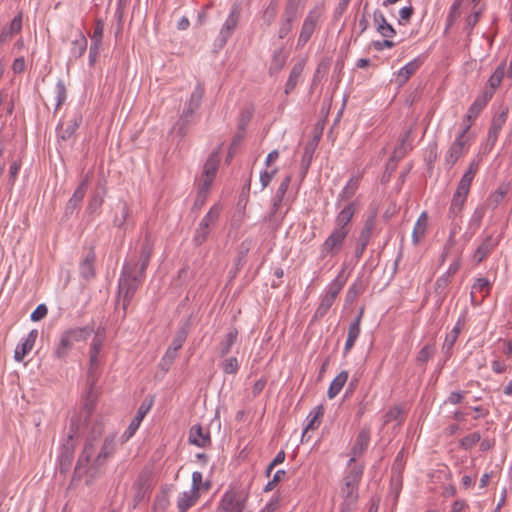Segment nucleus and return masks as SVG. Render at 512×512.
Returning a JSON list of instances; mask_svg holds the SVG:
<instances>
[{"mask_svg": "<svg viewBox=\"0 0 512 512\" xmlns=\"http://www.w3.org/2000/svg\"><path fill=\"white\" fill-rule=\"evenodd\" d=\"M220 215V208L218 206H213L210 208L208 213L203 217L201 222L199 223L195 235L194 242L197 245H201L204 243L210 233L211 226H213L218 220Z\"/></svg>", "mask_w": 512, "mask_h": 512, "instance_id": "7", "label": "nucleus"}, {"mask_svg": "<svg viewBox=\"0 0 512 512\" xmlns=\"http://www.w3.org/2000/svg\"><path fill=\"white\" fill-rule=\"evenodd\" d=\"M221 367L226 374H235L239 369V362L236 357H229L222 362Z\"/></svg>", "mask_w": 512, "mask_h": 512, "instance_id": "42", "label": "nucleus"}, {"mask_svg": "<svg viewBox=\"0 0 512 512\" xmlns=\"http://www.w3.org/2000/svg\"><path fill=\"white\" fill-rule=\"evenodd\" d=\"M283 64L284 59L281 57V55H275L271 69L278 71L282 68Z\"/></svg>", "mask_w": 512, "mask_h": 512, "instance_id": "63", "label": "nucleus"}, {"mask_svg": "<svg viewBox=\"0 0 512 512\" xmlns=\"http://www.w3.org/2000/svg\"><path fill=\"white\" fill-rule=\"evenodd\" d=\"M505 122V117L501 116L499 119L495 120L488 132V140L495 143L497 140L498 134L501 130L503 123Z\"/></svg>", "mask_w": 512, "mask_h": 512, "instance_id": "41", "label": "nucleus"}, {"mask_svg": "<svg viewBox=\"0 0 512 512\" xmlns=\"http://www.w3.org/2000/svg\"><path fill=\"white\" fill-rule=\"evenodd\" d=\"M468 193L462 192L460 190H457L454 192L451 205H450V211L453 214H458L461 212L466 199H467Z\"/></svg>", "mask_w": 512, "mask_h": 512, "instance_id": "34", "label": "nucleus"}, {"mask_svg": "<svg viewBox=\"0 0 512 512\" xmlns=\"http://www.w3.org/2000/svg\"><path fill=\"white\" fill-rule=\"evenodd\" d=\"M279 151L278 150H273L271 151L267 157H266V160H265V165H266V168H273V164L278 160L279 158Z\"/></svg>", "mask_w": 512, "mask_h": 512, "instance_id": "58", "label": "nucleus"}, {"mask_svg": "<svg viewBox=\"0 0 512 512\" xmlns=\"http://www.w3.org/2000/svg\"><path fill=\"white\" fill-rule=\"evenodd\" d=\"M238 21L239 13L236 10H232L220 30V37L223 43H226L228 38L231 36L232 32L238 25Z\"/></svg>", "mask_w": 512, "mask_h": 512, "instance_id": "23", "label": "nucleus"}, {"mask_svg": "<svg viewBox=\"0 0 512 512\" xmlns=\"http://www.w3.org/2000/svg\"><path fill=\"white\" fill-rule=\"evenodd\" d=\"M394 45H395V43L393 41L389 40V38H386V40H384L382 42L375 43V47L379 50L384 49V48L390 49Z\"/></svg>", "mask_w": 512, "mask_h": 512, "instance_id": "64", "label": "nucleus"}, {"mask_svg": "<svg viewBox=\"0 0 512 512\" xmlns=\"http://www.w3.org/2000/svg\"><path fill=\"white\" fill-rule=\"evenodd\" d=\"M503 352L508 358H512V340H503Z\"/></svg>", "mask_w": 512, "mask_h": 512, "instance_id": "62", "label": "nucleus"}, {"mask_svg": "<svg viewBox=\"0 0 512 512\" xmlns=\"http://www.w3.org/2000/svg\"><path fill=\"white\" fill-rule=\"evenodd\" d=\"M238 331L235 328L230 329L220 343L221 356L229 353L231 347L237 340Z\"/></svg>", "mask_w": 512, "mask_h": 512, "instance_id": "33", "label": "nucleus"}, {"mask_svg": "<svg viewBox=\"0 0 512 512\" xmlns=\"http://www.w3.org/2000/svg\"><path fill=\"white\" fill-rule=\"evenodd\" d=\"M189 442L198 447H206L210 444V434L204 431L200 425H194L189 431Z\"/></svg>", "mask_w": 512, "mask_h": 512, "instance_id": "18", "label": "nucleus"}, {"mask_svg": "<svg viewBox=\"0 0 512 512\" xmlns=\"http://www.w3.org/2000/svg\"><path fill=\"white\" fill-rule=\"evenodd\" d=\"M290 181H291V176H286L284 178V180L281 182V184L279 185L277 191H276V195H275V201H274V209H276L278 207V205L281 203L287 189H288V186L290 184Z\"/></svg>", "mask_w": 512, "mask_h": 512, "instance_id": "39", "label": "nucleus"}, {"mask_svg": "<svg viewBox=\"0 0 512 512\" xmlns=\"http://www.w3.org/2000/svg\"><path fill=\"white\" fill-rule=\"evenodd\" d=\"M349 232L334 227L331 234L326 238L321 246L323 256H334L342 249L345 239Z\"/></svg>", "mask_w": 512, "mask_h": 512, "instance_id": "8", "label": "nucleus"}, {"mask_svg": "<svg viewBox=\"0 0 512 512\" xmlns=\"http://www.w3.org/2000/svg\"><path fill=\"white\" fill-rule=\"evenodd\" d=\"M86 193V183L83 181L75 190L72 198L69 201V204L75 208L84 198Z\"/></svg>", "mask_w": 512, "mask_h": 512, "instance_id": "45", "label": "nucleus"}, {"mask_svg": "<svg viewBox=\"0 0 512 512\" xmlns=\"http://www.w3.org/2000/svg\"><path fill=\"white\" fill-rule=\"evenodd\" d=\"M404 411L400 406L391 407L384 416V423L388 424L396 421L400 424L403 421Z\"/></svg>", "mask_w": 512, "mask_h": 512, "instance_id": "36", "label": "nucleus"}, {"mask_svg": "<svg viewBox=\"0 0 512 512\" xmlns=\"http://www.w3.org/2000/svg\"><path fill=\"white\" fill-rule=\"evenodd\" d=\"M480 110H481V106L478 107V101H475L473 103V105L468 110V113H467V116H466L467 117V124H469L471 126L470 122L474 118H476V116H477V114H478V112Z\"/></svg>", "mask_w": 512, "mask_h": 512, "instance_id": "57", "label": "nucleus"}, {"mask_svg": "<svg viewBox=\"0 0 512 512\" xmlns=\"http://www.w3.org/2000/svg\"><path fill=\"white\" fill-rule=\"evenodd\" d=\"M324 415V407L322 405L316 406L308 415L307 417V424L305 426L304 432H303V438L306 436L308 431L310 430H316L320 426L322 422V418Z\"/></svg>", "mask_w": 512, "mask_h": 512, "instance_id": "22", "label": "nucleus"}, {"mask_svg": "<svg viewBox=\"0 0 512 512\" xmlns=\"http://www.w3.org/2000/svg\"><path fill=\"white\" fill-rule=\"evenodd\" d=\"M504 74V64H502L498 66L494 73L490 76L489 85L493 90L500 86Z\"/></svg>", "mask_w": 512, "mask_h": 512, "instance_id": "44", "label": "nucleus"}, {"mask_svg": "<svg viewBox=\"0 0 512 512\" xmlns=\"http://www.w3.org/2000/svg\"><path fill=\"white\" fill-rule=\"evenodd\" d=\"M469 129L470 125L466 124L447 150L445 162L449 167L454 166L456 162L468 152L472 142V136L468 134Z\"/></svg>", "mask_w": 512, "mask_h": 512, "instance_id": "5", "label": "nucleus"}, {"mask_svg": "<svg viewBox=\"0 0 512 512\" xmlns=\"http://www.w3.org/2000/svg\"><path fill=\"white\" fill-rule=\"evenodd\" d=\"M464 399V393L463 392H452L449 397L448 401L452 404H458Z\"/></svg>", "mask_w": 512, "mask_h": 512, "instance_id": "59", "label": "nucleus"}, {"mask_svg": "<svg viewBox=\"0 0 512 512\" xmlns=\"http://www.w3.org/2000/svg\"><path fill=\"white\" fill-rule=\"evenodd\" d=\"M38 336L37 330H31L27 336V338L19 344L14 352V359L17 362H21L24 360L25 356L33 349L35 345V341Z\"/></svg>", "mask_w": 512, "mask_h": 512, "instance_id": "16", "label": "nucleus"}, {"mask_svg": "<svg viewBox=\"0 0 512 512\" xmlns=\"http://www.w3.org/2000/svg\"><path fill=\"white\" fill-rule=\"evenodd\" d=\"M103 30L104 24L101 21H97L93 29V34L91 36L92 44L90 47V54H92L93 52L96 53L97 49L99 48L103 37Z\"/></svg>", "mask_w": 512, "mask_h": 512, "instance_id": "35", "label": "nucleus"}, {"mask_svg": "<svg viewBox=\"0 0 512 512\" xmlns=\"http://www.w3.org/2000/svg\"><path fill=\"white\" fill-rule=\"evenodd\" d=\"M204 96V87L198 84L194 91L191 93L190 98L185 104L183 109L180 121L184 123H188L189 119L193 116V114L199 109L202 98Z\"/></svg>", "mask_w": 512, "mask_h": 512, "instance_id": "10", "label": "nucleus"}, {"mask_svg": "<svg viewBox=\"0 0 512 512\" xmlns=\"http://www.w3.org/2000/svg\"><path fill=\"white\" fill-rule=\"evenodd\" d=\"M219 156L212 154L209 156L204 164L203 172L198 180V196L196 199L197 205H203L209 189L214 181L215 175L218 170Z\"/></svg>", "mask_w": 512, "mask_h": 512, "instance_id": "3", "label": "nucleus"}, {"mask_svg": "<svg viewBox=\"0 0 512 512\" xmlns=\"http://www.w3.org/2000/svg\"><path fill=\"white\" fill-rule=\"evenodd\" d=\"M491 369L496 374H501L507 371L508 365L504 360L495 359L491 362Z\"/></svg>", "mask_w": 512, "mask_h": 512, "instance_id": "51", "label": "nucleus"}, {"mask_svg": "<svg viewBox=\"0 0 512 512\" xmlns=\"http://www.w3.org/2000/svg\"><path fill=\"white\" fill-rule=\"evenodd\" d=\"M374 225V218H370L367 220L364 229L362 230L360 234V241L368 243L372 228Z\"/></svg>", "mask_w": 512, "mask_h": 512, "instance_id": "50", "label": "nucleus"}, {"mask_svg": "<svg viewBox=\"0 0 512 512\" xmlns=\"http://www.w3.org/2000/svg\"><path fill=\"white\" fill-rule=\"evenodd\" d=\"M93 261L94 256L89 253L86 258L81 262L80 270L84 277H90L93 275Z\"/></svg>", "mask_w": 512, "mask_h": 512, "instance_id": "43", "label": "nucleus"}, {"mask_svg": "<svg viewBox=\"0 0 512 512\" xmlns=\"http://www.w3.org/2000/svg\"><path fill=\"white\" fill-rule=\"evenodd\" d=\"M21 168V163L19 161H14L11 165H10V168H9V181L11 184H14L17 176H18V172Z\"/></svg>", "mask_w": 512, "mask_h": 512, "instance_id": "55", "label": "nucleus"}, {"mask_svg": "<svg viewBox=\"0 0 512 512\" xmlns=\"http://www.w3.org/2000/svg\"><path fill=\"white\" fill-rule=\"evenodd\" d=\"M421 62L417 59H414L407 63L404 67H402L396 76V83L398 85H403L407 82V80L418 70Z\"/></svg>", "mask_w": 512, "mask_h": 512, "instance_id": "24", "label": "nucleus"}, {"mask_svg": "<svg viewBox=\"0 0 512 512\" xmlns=\"http://www.w3.org/2000/svg\"><path fill=\"white\" fill-rule=\"evenodd\" d=\"M56 139H57L56 149L58 151V154H59L60 158L62 159V154H61L62 144H61V141L64 140V131L62 130V122H61V120L59 121V123L56 126Z\"/></svg>", "mask_w": 512, "mask_h": 512, "instance_id": "53", "label": "nucleus"}, {"mask_svg": "<svg viewBox=\"0 0 512 512\" xmlns=\"http://www.w3.org/2000/svg\"><path fill=\"white\" fill-rule=\"evenodd\" d=\"M115 446V436L113 435H108L104 439H94L85 445L80 461L85 460L97 470L112 457Z\"/></svg>", "mask_w": 512, "mask_h": 512, "instance_id": "2", "label": "nucleus"}, {"mask_svg": "<svg viewBox=\"0 0 512 512\" xmlns=\"http://www.w3.org/2000/svg\"><path fill=\"white\" fill-rule=\"evenodd\" d=\"M343 286L344 281L341 280L340 277H337L328 285L326 292L321 297L320 304L316 310V315L322 317L328 312Z\"/></svg>", "mask_w": 512, "mask_h": 512, "instance_id": "9", "label": "nucleus"}, {"mask_svg": "<svg viewBox=\"0 0 512 512\" xmlns=\"http://www.w3.org/2000/svg\"><path fill=\"white\" fill-rule=\"evenodd\" d=\"M349 377L348 371H341L330 383V386L327 391V396L329 399L335 398L344 385L346 384Z\"/></svg>", "mask_w": 512, "mask_h": 512, "instance_id": "26", "label": "nucleus"}, {"mask_svg": "<svg viewBox=\"0 0 512 512\" xmlns=\"http://www.w3.org/2000/svg\"><path fill=\"white\" fill-rule=\"evenodd\" d=\"M185 341V335L184 334H181V335H178L176 336L171 345L169 346L167 352H166V355L167 356H170L171 358H173L176 354V352L181 349V347L183 346V343Z\"/></svg>", "mask_w": 512, "mask_h": 512, "instance_id": "46", "label": "nucleus"}, {"mask_svg": "<svg viewBox=\"0 0 512 512\" xmlns=\"http://www.w3.org/2000/svg\"><path fill=\"white\" fill-rule=\"evenodd\" d=\"M414 13V9L411 6L403 7L399 11V23L406 24L410 21L411 16Z\"/></svg>", "mask_w": 512, "mask_h": 512, "instance_id": "49", "label": "nucleus"}, {"mask_svg": "<svg viewBox=\"0 0 512 512\" xmlns=\"http://www.w3.org/2000/svg\"><path fill=\"white\" fill-rule=\"evenodd\" d=\"M320 17H321V9L318 7H315L308 13L307 17L304 20V23H303V26H302V29H301V32L299 35V39H298L299 44H305L308 42V40L311 38L312 34L315 31L317 22Z\"/></svg>", "mask_w": 512, "mask_h": 512, "instance_id": "11", "label": "nucleus"}, {"mask_svg": "<svg viewBox=\"0 0 512 512\" xmlns=\"http://www.w3.org/2000/svg\"><path fill=\"white\" fill-rule=\"evenodd\" d=\"M361 176H352L339 194V199L348 200L353 197L360 185Z\"/></svg>", "mask_w": 512, "mask_h": 512, "instance_id": "29", "label": "nucleus"}, {"mask_svg": "<svg viewBox=\"0 0 512 512\" xmlns=\"http://www.w3.org/2000/svg\"><path fill=\"white\" fill-rule=\"evenodd\" d=\"M130 214V208L126 203H123L119 207V213L115 217L114 224L118 227H123L130 218Z\"/></svg>", "mask_w": 512, "mask_h": 512, "instance_id": "37", "label": "nucleus"}, {"mask_svg": "<svg viewBox=\"0 0 512 512\" xmlns=\"http://www.w3.org/2000/svg\"><path fill=\"white\" fill-rule=\"evenodd\" d=\"M370 441V431L367 428H363L357 435L355 443L352 447L353 457L351 461H355L357 456H360L368 447Z\"/></svg>", "mask_w": 512, "mask_h": 512, "instance_id": "20", "label": "nucleus"}, {"mask_svg": "<svg viewBox=\"0 0 512 512\" xmlns=\"http://www.w3.org/2000/svg\"><path fill=\"white\" fill-rule=\"evenodd\" d=\"M362 311L360 312V315L355 319L354 322H352L348 328V335L347 340L344 347V354H348L350 350L355 345L356 340L358 339L360 335V323H361V317H362Z\"/></svg>", "mask_w": 512, "mask_h": 512, "instance_id": "21", "label": "nucleus"}, {"mask_svg": "<svg viewBox=\"0 0 512 512\" xmlns=\"http://www.w3.org/2000/svg\"><path fill=\"white\" fill-rule=\"evenodd\" d=\"M104 339L105 336L103 333H97L93 338L90 348L89 368L86 378V391L84 393V405L88 411L93 408L99 395V390L96 387V383L100 375V361L98 359V355L102 348Z\"/></svg>", "mask_w": 512, "mask_h": 512, "instance_id": "1", "label": "nucleus"}, {"mask_svg": "<svg viewBox=\"0 0 512 512\" xmlns=\"http://www.w3.org/2000/svg\"><path fill=\"white\" fill-rule=\"evenodd\" d=\"M285 456H286V455H285V452H284L283 450L279 451V452L277 453V455L275 456V458L273 459V461H272V462L270 463V465L268 466V468H267V473L269 474V473L271 472V470H272L275 466H277V465H279V464L283 463V462H284V460H285Z\"/></svg>", "mask_w": 512, "mask_h": 512, "instance_id": "56", "label": "nucleus"}, {"mask_svg": "<svg viewBox=\"0 0 512 512\" xmlns=\"http://www.w3.org/2000/svg\"><path fill=\"white\" fill-rule=\"evenodd\" d=\"M58 92H57V103H56V111L60 108L62 101L64 100V86L61 82L57 85Z\"/></svg>", "mask_w": 512, "mask_h": 512, "instance_id": "61", "label": "nucleus"}, {"mask_svg": "<svg viewBox=\"0 0 512 512\" xmlns=\"http://www.w3.org/2000/svg\"><path fill=\"white\" fill-rule=\"evenodd\" d=\"M303 70H304V62L303 61H300L293 66V68L290 72L289 78L286 82V86H285V92L287 94L289 92H291L296 87V85L298 84V81L302 75Z\"/></svg>", "mask_w": 512, "mask_h": 512, "instance_id": "28", "label": "nucleus"}, {"mask_svg": "<svg viewBox=\"0 0 512 512\" xmlns=\"http://www.w3.org/2000/svg\"><path fill=\"white\" fill-rule=\"evenodd\" d=\"M200 499L198 492L186 490L181 492L177 497L178 512H187L195 506Z\"/></svg>", "mask_w": 512, "mask_h": 512, "instance_id": "17", "label": "nucleus"}, {"mask_svg": "<svg viewBox=\"0 0 512 512\" xmlns=\"http://www.w3.org/2000/svg\"><path fill=\"white\" fill-rule=\"evenodd\" d=\"M87 47V40L86 37L80 33L77 32L75 35V38L71 42V56L73 58H78L82 56V54L85 52Z\"/></svg>", "mask_w": 512, "mask_h": 512, "instance_id": "30", "label": "nucleus"}, {"mask_svg": "<svg viewBox=\"0 0 512 512\" xmlns=\"http://www.w3.org/2000/svg\"><path fill=\"white\" fill-rule=\"evenodd\" d=\"M491 287L492 285L487 278H477L472 286L470 295L472 304L475 306L480 305L484 298L489 295Z\"/></svg>", "mask_w": 512, "mask_h": 512, "instance_id": "12", "label": "nucleus"}, {"mask_svg": "<svg viewBox=\"0 0 512 512\" xmlns=\"http://www.w3.org/2000/svg\"><path fill=\"white\" fill-rule=\"evenodd\" d=\"M149 408L150 406H145L144 404H142L138 411H137V414L135 415V417L132 419L126 433L128 434L127 436L128 437H131L134 435V433L137 431V429L139 428L141 422L143 421L144 417L146 416V414L148 413L149 411Z\"/></svg>", "mask_w": 512, "mask_h": 512, "instance_id": "32", "label": "nucleus"}, {"mask_svg": "<svg viewBox=\"0 0 512 512\" xmlns=\"http://www.w3.org/2000/svg\"><path fill=\"white\" fill-rule=\"evenodd\" d=\"M497 243L492 236H487L473 254V260L479 264L485 260L496 247Z\"/></svg>", "mask_w": 512, "mask_h": 512, "instance_id": "19", "label": "nucleus"}, {"mask_svg": "<svg viewBox=\"0 0 512 512\" xmlns=\"http://www.w3.org/2000/svg\"><path fill=\"white\" fill-rule=\"evenodd\" d=\"M211 484L209 481L203 480V475L199 471H195L192 473V484L189 490L201 493H206L210 490Z\"/></svg>", "mask_w": 512, "mask_h": 512, "instance_id": "31", "label": "nucleus"}, {"mask_svg": "<svg viewBox=\"0 0 512 512\" xmlns=\"http://www.w3.org/2000/svg\"><path fill=\"white\" fill-rule=\"evenodd\" d=\"M248 493L239 488L227 490L221 497L216 512H245Z\"/></svg>", "mask_w": 512, "mask_h": 512, "instance_id": "4", "label": "nucleus"}, {"mask_svg": "<svg viewBox=\"0 0 512 512\" xmlns=\"http://www.w3.org/2000/svg\"><path fill=\"white\" fill-rule=\"evenodd\" d=\"M374 22L377 32L384 38H392L396 34L395 29L387 22L382 13H374Z\"/></svg>", "mask_w": 512, "mask_h": 512, "instance_id": "25", "label": "nucleus"}, {"mask_svg": "<svg viewBox=\"0 0 512 512\" xmlns=\"http://www.w3.org/2000/svg\"><path fill=\"white\" fill-rule=\"evenodd\" d=\"M361 477V471L351 472L344 478L342 494L348 502H354L357 498V487Z\"/></svg>", "mask_w": 512, "mask_h": 512, "instance_id": "13", "label": "nucleus"}, {"mask_svg": "<svg viewBox=\"0 0 512 512\" xmlns=\"http://www.w3.org/2000/svg\"><path fill=\"white\" fill-rule=\"evenodd\" d=\"M47 315V307L45 304H40L37 308L32 312L30 318L32 321H40Z\"/></svg>", "mask_w": 512, "mask_h": 512, "instance_id": "48", "label": "nucleus"}, {"mask_svg": "<svg viewBox=\"0 0 512 512\" xmlns=\"http://www.w3.org/2000/svg\"><path fill=\"white\" fill-rule=\"evenodd\" d=\"M296 18V12L293 11H287V18L282 23L280 29H279V37L284 38L286 37L292 30V22Z\"/></svg>", "mask_w": 512, "mask_h": 512, "instance_id": "38", "label": "nucleus"}, {"mask_svg": "<svg viewBox=\"0 0 512 512\" xmlns=\"http://www.w3.org/2000/svg\"><path fill=\"white\" fill-rule=\"evenodd\" d=\"M285 471L284 470H278L272 480L267 484L266 486V491H269V490H272L282 479L283 477L285 476Z\"/></svg>", "mask_w": 512, "mask_h": 512, "instance_id": "54", "label": "nucleus"}, {"mask_svg": "<svg viewBox=\"0 0 512 512\" xmlns=\"http://www.w3.org/2000/svg\"><path fill=\"white\" fill-rule=\"evenodd\" d=\"M480 434L478 432L471 433L462 439V446L465 448H471L480 441Z\"/></svg>", "mask_w": 512, "mask_h": 512, "instance_id": "47", "label": "nucleus"}, {"mask_svg": "<svg viewBox=\"0 0 512 512\" xmlns=\"http://www.w3.org/2000/svg\"><path fill=\"white\" fill-rule=\"evenodd\" d=\"M428 226V216L426 212H422L419 216L418 220L414 225V229L412 232V241L414 244L420 243V241L424 238L426 234Z\"/></svg>", "mask_w": 512, "mask_h": 512, "instance_id": "27", "label": "nucleus"}, {"mask_svg": "<svg viewBox=\"0 0 512 512\" xmlns=\"http://www.w3.org/2000/svg\"><path fill=\"white\" fill-rule=\"evenodd\" d=\"M356 211L357 203L355 201L347 204L336 216L334 227L350 232L349 223L351 222Z\"/></svg>", "mask_w": 512, "mask_h": 512, "instance_id": "14", "label": "nucleus"}, {"mask_svg": "<svg viewBox=\"0 0 512 512\" xmlns=\"http://www.w3.org/2000/svg\"><path fill=\"white\" fill-rule=\"evenodd\" d=\"M467 504L465 501L457 500L452 505V512H466Z\"/></svg>", "mask_w": 512, "mask_h": 512, "instance_id": "60", "label": "nucleus"}, {"mask_svg": "<svg viewBox=\"0 0 512 512\" xmlns=\"http://www.w3.org/2000/svg\"><path fill=\"white\" fill-rule=\"evenodd\" d=\"M478 170H479V160L473 159L470 162L467 171L464 173V175L460 179L456 189L469 194L471 184H472L473 179L475 178Z\"/></svg>", "mask_w": 512, "mask_h": 512, "instance_id": "15", "label": "nucleus"}, {"mask_svg": "<svg viewBox=\"0 0 512 512\" xmlns=\"http://www.w3.org/2000/svg\"><path fill=\"white\" fill-rule=\"evenodd\" d=\"M142 282V277L132 276L128 268H124L119 280V295L123 298V308L129 305L137 288Z\"/></svg>", "mask_w": 512, "mask_h": 512, "instance_id": "6", "label": "nucleus"}, {"mask_svg": "<svg viewBox=\"0 0 512 512\" xmlns=\"http://www.w3.org/2000/svg\"><path fill=\"white\" fill-rule=\"evenodd\" d=\"M21 28H22V16H21V14H19L12 19L8 30H9V33H12L14 35V34L19 33L21 31Z\"/></svg>", "mask_w": 512, "mask_h": 512, "instance_id": "52", "label": "nucleus"}, {"mask_svg": "<svg viewBox=\"0 0 512 512\" xmlns=\"http://www.w3.org/2000/svg\"><path fill=\"white\" fill-rule=\"evenodd\" d=\"M277 173H278L277 167H273V168H269V169L266 168V170H264L260 173V183H261L262 190L270 184V182L272 181V179L275 177V175Z\"/></svg>", "mask_w": 512, "mask_h": 512, "instance_id": "40", "label": "nucleus"}]
</instances>
